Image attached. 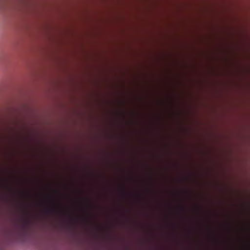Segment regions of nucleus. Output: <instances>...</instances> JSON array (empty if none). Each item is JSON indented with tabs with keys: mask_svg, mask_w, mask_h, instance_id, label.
Instances as JSON below:
<instances>
[{
	"mask_svg": "<svg viewBox=\"0 0 250 250\" xmlns=\"http://www.w3.org/2000/svg\"><path fill=\"white\" fill-rule=\"evenodd\" d=\"M154 173H155V171H154ZM155 173H154V175H155Z\"/></svg>",
	"mask_w": 250,
	"mask_h": 250,
	"instance_id": "8",
	"label": "nucleus"
},
{
	"mask_svg": "<svg viewBox=\"0 0 250 250\" xmlns=\"http://www.w3.org/2000/svg\"><path fill=\"white\" fill-rule=\"evenodd\" d=\"M171 203H169V204H168V207H169V208H171Z\"/></svg>",
	"mask_w": 250,
	"mask_h": 250,
	"instance_id": "5",
	"label": "nucleus"
},
{
	"mask_svg": "<svg viewBox=\"0 0 250 250\" xmlns=\"http://www.w3.org/2000/svg\"><path fill=\"white\" fill-rule=\"evenodd\" d=\"M28 223V221L26 219L24 220V221H23V226L24 227H26Z\"/></svg>",
	"mask_w": 250,
	"mask_h": 250,
	"instance_id": "4",
	"label": "nucleus"
},
{
	"mask_svg": "<svg viewBox=\"0 0 250 250\" xmlns=\"http://www.w3.org/2000/svg\"><path fill=\"white\" fill-rule=\"evenodd\" d=\"M155 157H156V156H155V155L154 154V158H155Z\"/></svg>",
	"mask_w": 250,
	"mask_h": 250,
	"instance_id": "7",
	"label": "nucleus"
},
{
	"mask_svg": "<svg viewBox=\"0 0 250 250\" xmlns=\"http://www.w3.org/2000/svg\"><path fill=\"white\" fill-rule=\"evenodd\" d=\"M47 212L50 213H54L58 212V210L56 208H50L47 209Z\"/></svg>",
	"mask_w": 250,
	"mask_h": 250,
	"instance_id": "3",
	"label": "nucleus"
},
{
	"mask_svg": "<svg viewBox=\"0 0 250 250\" xmlns=\"http://www.w3.org/2000/svg\"><path fill=\"white\" fill-rule=\"evenodd\" d=\"M123 196L125 197V194H123Z\"/></svg>",
	"mask_w": 250,
	"mask_h": 250,
	"instance_id": "6",
	"label": "nucleus"
},
{
	"mask_svg": "<svg viewBox=\"0 0 250 250\" xmlns=\"http://www.w3.org/2000/svg\"><path fill=\"white\" fill-rule=\"evenodd\" d=\"M167 227L170 231L168 233L169 237L170 238L173 237L174 236L173 231L176 229V226L175 224L171 221V214L170 213L168 214V216L167 218Z\"/></svg>",
	"mask_w": 250,
	"mask_h": 250,
	"instance_id": "2",
	"label": "nucleus"
},
{
	"mask_svg": "<svg viewBox=\"0 0 250 250\" xmlns=\"http://www.w3.org/2000/svg\"><path fill=\"white\" fill-rule=\"evenodd\" d=\"M159 53L158 35V3H157V198H159V138H160V99H159Z\"/></svg>",
	"mask_w": 250,
	"mask_h": 250,
	"instance_id": "1",
	"label": "nucleus"
}]
</instances>
